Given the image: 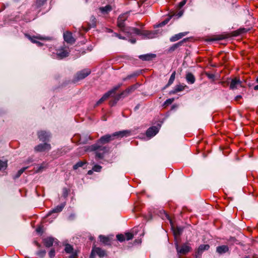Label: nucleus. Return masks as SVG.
<instances>
[{
	"instance_id": "473e14b6",
	"label": "nucleus",
	"mask_w": 258,
	"mask_h": 258,
	"mask_svg": "<svg viewBox=\"0 0 258 258\" xmlns=\"http://www.w3.org/2000/svg\"><path fill=\"white\" fill-rule=\"evenodd\" d=\"M29 38L31 41L32 42L35 43H37V41L36 40V39H40V40H42V39H44L43 37H40V36H36V37H34H34H30V36H29Z\"/></svg>"
},
{
	"instance_id": "39448f33",
	"label": "nucleus",
	"mask_w": 258,
	"mask_h": 258,
	"mask_svg": "<svg viewBox=\"0 0 258 258\" xmlns=\"http://www.w3.org/2000/svg\"><path fill=\"white\" fill-rule=\"evenodd\" d=\"M238 87H243L242 82L239 78L235 77L231 80L229 88L231 90L237 89Z\"/></svg>"
},
{
	"instance_id": "4c0bfd02",
	"label": "nucleus",
	"mask_w": 258,
	"mask_h": 258,
	"mask_svg": "<svg viewBox=\"0 0 258 258\" xmlns=\"http://www.w3.org/2000/svg\"><path fill=\"white\" fill-rule=\"evenodd\" d=\"M102 169V167L100 165H95L93 168L92 170L94 171L95 172H100Z\"/></svg>"
},
{
	"instance_id": "6e6d98bb",
	"label": "nucleus",
	"mask_w": 258,
	"mask_h": 258,
	"mask_svg": "<svg viewBox=\"0 0 258 258\" xmlns=\"http://www.w3.org/2000/svg\"><path fill=\"white\" fill-rule=\"evenodd\" d=\"M241 98V96L240 95L237 96L236 97V100H238Z\"/></svg>"
},
{
	"instance_id": "393cba45",
	"label": "nucleus",
	"mask_w": 258,
	"mask_h": 258,
	"mask_svg": "<svg viewBox=\"0 0 258 258\" xmlns=\"http://www.w3.org/2000/svg\"><path fill=\"white\" fill-rule=\"evenodd\" d=\"M97 20L96 18L92 16L90 18V23H89V28L95 27L96 26Z\"/></svg>"
},
{
	"instance_id": "4d7b16f0",
	"label": "nucleus",
	"mask_w": 258,
	"mask_h": 258,
	"mask_svg": "<svg viewBox=\"0 0 258 258\" xmlns=\"http://www.w3.org/2000/svg\"><path fill=\"white\" fill-rule=\"evenodd\" d=\"M37 44L39 46H41V45H42V43H41V42H38V41H37Z\"/></svg>"
},
{
	"instance_id": "4468645a",
	"label": "nucleus",
	"mask_w": 258,
	"mask_h": 258,
	"mask_svg": "<svg viewBox=\"0 0 258 258\" xmlns=\"http://www.w3.org/2000/svg\"><path fill=\"white\" fill-rule=\"evenodd\" d=\"M38 136L39 140L43 142L48 141L50 137L49 134L45 131L38 132Z\"/></svg>"
},
{
	"instance_id": "7c9ffc66",
	"label": "nucleus",
	"mask_w": 258,
	"mask_h": 258,
	"mask_svg": "<svg viewBox=\"0 0 258 258\" xmlns=\"http://www.w3.org/2000/svg\"><path fill=\"white\" fill-rule=\"evenodd\" d=\"M64 250L68 253H71L73 252V247L71 245L69 244H66Z\"/></svg>"
},
{
	"instance_id": "423d86ee",
	"label": "nucleus",
	"mask_w": 258,
	"mask_h": 258,
	"mask_svg": "<svg viewBox=\"0 0 258 258\" xmlns=\"http://www.w3.org/2000/svg\"><path fill=\"white\" fill-rule=\"evenodd\" d=\"M120 85L114 87L112 90L109 91L108 92L106 93L103 95V96L97 102L96 105H98L102 103L103 101L106 100L112 94H114L116 91L120 87Z\"/></svg>"
},
{
	"instance_id": "2eb2a0df",
	"label": "nucleus",
	"mask_w": 258,
	"mask_h": 258,
	"mask_svg": "<svg viewBox=\"0 0 258 258\" xmlns=\"http://www.w3.org/2000/svg\"><path fill=\"white\" fill-rule=\"evenodd\" d=\"M188 88L187 86H186V85H184L183 84H180L178 85H176L175 86L174 90L171 92V93L175 94L177 92L182 91L185 88Z\"/></svg>"
},
{
	"instance_id": "3c124183",
	"label": "nucleus",
	"mask_w": 258,
	"mask_h": 258,
	"mask_svg": "<svg viewBox=\"0 0 258 258\" xmlns=\"http://www.w3.org/2000/svg\"><path fill=\"white\" fill-rule=\"evenodd\" d=\"M136 40L135 39H130V42L132 43H135L136 42Z\"/></svg>"
},
{
	"instance_id": "7ed1b4c3",
	"label": "nucleus",
	"mask_w": 258,
	"mask_h": 258,
	"mask_svg": "<svg viewBox=\"0 0 258 258\" xmlns=\"http://www.w3.org/2000/svg\"><path fill=\"white\" fill-rule=\"evenodd\" d=\"M129 32L133 33L134 35L142 36L144 39H152L154 38L156 36V33L150 31L142 30L138 28H131Z\"/></svg>"
},
{
	"instance_id": "1a4fd4ad",
	"label": "nucleus",
	"mask_w": 258,
	"mask_h": 258,
	"mask_svg": "<svg viewBox=\"0 0 258 258\" xmlns=\"http://www.w3.org/2000/svg\"><path fill=\"white\" fill-rule=\"evenodd\" d=\"M69 53V48L67 47H61V48L58 49L56 52L57 57L60 59H62L67 57L68 56Z\"/></svg>"
},
{
	"instance_id": "09e8293b",
	"label": "nucleus",
	"mask_w": 258,
	"mask_h": 258,
	"mask_svg": "<svg viewBox=\"0 0 258 258\" xmlns=\"http://www.w3.org/2000/svg\"><path fill=\"white\" fill-rule=\"evenodd\" d=\"M183 14V12L182 11H180L177 14V16L179 17H181Z\"/></svg>"
},
{
	"instance_id": "ea45409f",
	"label": "nucleus",
	"mask_w": 258,
	"mask_h": 258,
	"mask_svg": "<svg viewBox=\"0 0 258 258\" xmlns=\"http://www.w3.org/2000/svg\"><path fill=\"white\" fill-rule=\"evenodd\" d=\"M170 19V18H166L165 20H164L163 22H162L159 24V26L162 27L163 26L165 25L166 24H167L168 23V22L169 21Z\"/></svg>"
},
{
	"instance_id": "5fc2aeb1",
	"label": "nucleus",
	"mask_w": 258,
	"mask_h": 258,
	"mask_svg": "<svg viewBox=\"0 0 258 258\" xmlns=\"http://www.w3.org/2000/svg\"><path fill=\"white\" fill-rule=\"evenodd\" d=\"M254 90H258V85H256V86H255L254 87Z\"/></svg>"
},
{
	"instance_id": "412c9836",
	"label": "nucleus",
	"mask_w": 258,
	"mask_h": 258,
	"mask_svg": "<svg viewBox=\"0 0 258 258\" xmlns=\"http://www.w3.org/2000/svg\"><path fill=\"white\" fill-rule=\"evenodd\" d=\"M229 250V247L227 245L219 246L216 248V251L219 254H223Z\"/></svg>"
},
{
	"instance_id": "58836bf2",
	"label": "nucleus",
	"mask_w": 258,
	"mask_h": 258,
	"mask_svg": "<svg viewBox=\"0 0 258 258\" xmlns=\"http://www.w3.org/2000/svg\"><path fill=\"white\" fill-rule=\"evenodd\" d=\"M48 255L50 258H54L55 255V252L54 249L52 248L49 251Z\"/></svg>"
},
{
	"instance_id": "bf43d9fd",
	"label": "nucleus",
	"mask_w": 258,
	"mask_h": 258,
	"mask_svg": "<svg viewBox=\"0 0 258 258\" xmlns=\"http://www.w3.org/2000/svg\"><path fill=\"white\" fill-rule=\"evenodd\" d=\"M256 82L258 83V77H257V78L256 79Z\"/></svg>"
},
{
	"instance_id": "a18cd8bd",
	"label": "nucleus",
	"mask_w": 258,
	"mask_h": 258,
	"mask_svg": "<svg viewBox=\"0 0 258 258\" xmlns=\"http://www.w3.org/2000/svg\"><path fill=\"white\" fill-rule=\"evenodd\" d=\"M95 254H96L95 252L94 251V250L92 249L91 253L90 256V258H95Z\"/></svg>"
},
{
	"instance_id": "a878e982",
	"label": "nucleus",
	"mask_w": 258,
	"mask_h": 258,
	"mask_svg": "<svg viewBox=\"0 0 258 258\" xmlns=\"http://www.w3.org/2000/svg\"><path fill=\"white\" fill-rule=\"evenodd\" d=\"M99 238L100 241L104 244L106 245L110 244V240L108 237L101 235L99 236Z\"/></svg>"
},
{
	"instance_id": "e433bc0d",
	"label": "nucleus",
	"mask_w": 258,
	"mask_h": 258,
	"mask_svg": "<svg viewBox=\"0 0 258 258\" xmlns=\"http://www.w3.org/2000/svg\"><path fill=\"white\" fill-rule=\"evenodd\" d=\"M117 239L120 242H123L125 240V236L123 234H118L116 236Z\"/></svg>"
},
{
	"instance_id": "cd10ccee",
	"label": "nucleus",
	"mask_w": 258,
	"mask_h": 258,
	"mask_svg": "<svg viewBox=\"0 0 258 258\" xmlns=\"http://www.w3.org/2000/svg\"><path fill=\"white\" fill-rule=\"evenodd\" d=\"M87 162L86 161H80L77 162L76 164L73 166V169L74 170H76L79 167H83L84 165L86 164Z\"/></svg>"
},
{
	"instance_id": "49530a36",
	"label": "nucleus",
	"mask_w": 258,
	"mask_h": 258,
	"mask_svg": "<svg viewBox=\"0 0 258 258\" xmlns=\"http://www.w3.org/2000/svg\"><path fill=\"white\" fill-rule=\"evenodd\" d=\"M114 35L115 36L117 37L119 39H125V38L124 37L121 36L120 34H118L117 33H114Z\"/></svg>"
},
{
	"instance_id": "9d476101",
	"label": "nucleus",
	"mask_w": 258,
	"mask_h": 258,
	"mask_svg": "<svg viewBox=\"0 0 258 258\" xmlns=\"http://www.w3.org/2000/svg\"><path fill=\"white\" fill-rule=\"evenodd\" d=\"M51 148L50 145L47 143L41 144L35 147V150L37 152H43L49 151Z\"/></svg>"
},
{
	"instance_id": "f03ea898",
	"label": "nucleus",
	"mask_w": 258,
	"mask_h": 258,
	"mask_svg": "<svg viewBox=\"0 0 258 258\" xmlns=\"http://www.w3.org/2000/svg\"><path fill=\"white\" fill-rule=\"evenodd\" d=\"M127 17H128L127 13H124V14L120 15L117 19V25L121 31H122V32H124L125 33L128 34L129 35H133V33H131V32H129L128 31H130V29L131 28H134V27H125L124 23H125V21L127 19Z\"/></svg>"
},
{
	"instance_id": "864d4df0",
	"label": "nucleus",
	"mask_w": 258,
	"mask_h": 258,
	"mask_svg": "<svg viewBox=\"0 0 258 258\" xmlns=\"http://www.w3.org/2000/svg\"><path fill=\"white\" fill-rule=\"evenodd\" d=\"M93 170H89L88 171V174L89 175H91L93 173Z\"/></svg>"
},
{
	"instance_id": "f3484780",
	"label": "nucleus",
	"mask_w": 258,
	"mask_h": 258,
	"mask_svg": "<svg viewBox=\"0 0 258 258\" xmlns=\"http://www.w3.org/2000/svg\"><path fill=\"white\" fill-rule=\"evenodd\" d=\"M185 79L187 82L189 84H193L196 81V78L194 75L190 72L187 73L185 75Z\"/></svg>"
},
{
	"instance_id": "680f3d73",
	"label": "nucleus",
	"mask_w": 258,
	"mask_h": 258,
	"mask_svg": "<svg viewBox=\"0 0 258 258\" xmlns=\"http://www.w3.org/2000/svg\"><path fill=\"white\" fill-rule=\"evenodd\" d=\"M244 258H249L248 256H245Z\"/></svg>"
},
{
	"instance_id": "a19ab883",
	"label": "nucleus",
	"mask_w": 258,
	"mask_h": 258,
	"mask_svg": "<svg viewBox=\"0 0 258 258\" xmlns=\"http://www.w3.org/2000/svg\"><path fill=\"white\" fill-rule=\"evenodd\" d=\"M174 101V98H169V99H167L165 102H164V104L165 105H168L169 104H171Z\"/></svg>"
},
{
	"instance_id": "c03bdc74",
	"label": "nucleus",
	"mask_w": 258,
	"mask_h": 258,
	"mask_svg": "<svg viewBox=\"0 0 258 258\" xmlns=\"http://www.w3.org/2000/svg\"><path fill=\"white\" fill-rule=\"evenodd\" d=\"M185 4H186V1L183 0L179 3L178 7L180 8L182 7Z\"/></svg>"
},
{
	"instance_id": "0eeeda50",
	"label": "nucleus",
	"mask_w": 258,
	"mask_h": 258,
	"mask_svg": "<svg viewBox=\"0 0 258 258\" xmlns=\"http://www.w3.org/2000/svg\"><path fill=\"white\" fill-rule=\"evenodd\" d=\"M120 85L114 87L112 90L109 91L108 92L106 93L103 95V96L97 102L96 105H98L102 103L103 101L106 100L112 94H114L116 91L120 87Z\"/></svg>"
},
{
	"instance_id": "9b49d317",
	"label": "nucleus",
	"mask_w": 258,
	"mask_h": 258,
	"mask_svg": "<svg viewBox=\"0 0 258 258\" xmlns=\"http://www.w3.org/2000/svg\"><path fill=\"white\" fill-rule=\"evenodd\" d=\"M91 73V71L89 69H84L77 74V80L83 79L87 77Z\"/></svg>"
},
{
	"instance_id": "4be33fe9",
	"label": "nucleus",
	"mask_w": 258,
	"mask_h": 258,
	"mask_svg": "<svg viewBox=\"0 0 258 258\" xmlns=\"http://www.w3.org/2000/svg\"><path fill=\"white\" fill-rule=\"evenodd\" d=\"M54 242V238L52 237H47L44 239V245L47 247H51Z\"/></svg>"
},
{
	"instance_id": "b1692460",
	"label": "nucleus",
	"mask_w": 258,
	"mask_h": 258,
	"mask_svg": "<svg viewBox=\"0 0 258 258\" xmlns=\"http://www.w3.org/2000/svg\"><path fill=\"white\" fill-rule=\"evenodd\" d=\"M93 249L95 253L100 257H103L105 255V251L99 247H94Z\"/></svg>"
},
{
	"instance_id": "6e6552de",
	"label": "nucleus",
	"mask_w": 258,
	"mask_h": 258,
	"mask_svg": "<svg viewBox=\"0 0 258 258\" xmlns=\"http://www.w3.org/2000/svg\"><path fill=\"white\" fill-rule=\"evenodd\" d=\"M120 85L114 87L112 90L109 91L108 92L106 93L103 95V96L97 102L96 105H98L102 103L103 101L106 100L112 94H114L116 91L120 87Z\"/></svg>"
},
{
	"instance_id": "20e7f679",
	"label": "nucleus",
	"mask_w": 258,
	"mask_h": 258,
	"mask_svg": "<svg viewBox=\"0 0 258 258\" xmlns=\"http://www.w3.org/2000/svg\"><path fill=\"white\" fill-rule=\"evenodd\" d=\"M176 249L178 253L180 254H185L191 250V248L188 243H184L180 247L176 244Z\"/></svg>"
},
{
	"instance_id": "13d9d810",
	"label": "nucleus",
	"mask_w": 258,
	"mask_h": 258,
	"mask_svg": "<svg viewBox=\"0 0 258 258\" xmlns=\"http://www.w3.org/2000/svg\"><path fill=\"white\" fill-rule=\"evenodd\" d=\"M36 230H37V232H39L40 231V229L39 228H37Z\"/></svg>"
},
{
	"instance_id": "8fccbe9b",
	"label": "nucleus",
	"mask_w": 258,
	"mask_h": 258,
	"mask_svg": "<svg viewBox=\"0 0 258 258\" xmlns=\"http://www.w3.org/2000/svg\"><path fill=\"white\" fill-rule=\"evenodd\" d=\"M135 89V87H134V86H132V87H131L130 88H128V89H127V91H128V92H130L131 90H134V89Z\"/></svg>"
},
{
	"instance_id": "dca6fc26",
	"label": "nucleus",
	"mask_w": 258,
	"mask_h": 258,
	"mask_svg": "<svg viewBox=\"0 0 258 258\" xmlns=\"http://www.w3.org/2000/svg\"><path fill=\"white\" fill-rule=\"evenodd\" d=\"M113 9L111 5H107L105 7H100L99 10L100 12L105 15L108 14L109 12H110Z\"/></svg>"
},
{
	"instance_id": "ddd939ff",
	"label": "nucleus",
	"mask_w": 258,
	"mask_h": 258,
	"mask_svg": "<svg viewBox=\"0 0 258 258\" xmlns=\"http://www.w3.org/2000/svg\"><path fill=\"white\" fill-rule=\"evenodd\" d=\"M159 130L158 127L156 126H153L150 128H149L146 132V135L148 137H152L155 136Z\"/></svg>"
},
{
	"instance_id": "603ef678",
	"label": "nucleus",
	"mask_w": 258,
	"mask_h": 258,
	"mask_svg": "<svg viewBox=\"0 0 258 258\" xmlns=\"http://www.w3.org/2000/svg\"><path fill=\"white\" fill-rule=\"evenodd\" d=\"M70 258H77L76 254H72L70 256Z\"/></svg>"
},
{
	"instance_id": "79ce46f5",
	"label": "nucleus",
	"mask_w": 258,
	"mask_h": 258,
	"mask_svg": "<svg viewBox=\"0 0 258 258\" xmlns=\"http://www.w3.org/2000/svg\"><path fill=\"white\" fill-rule=\"evenodd\" d=\"M182 229L180 228L177 227L174 231L175 235H180Z\"/></svg>"
},
{
	"instance_id": "de8ad7c7",
	"label": "nucleus",
	"mask_w": 258,
	"mask_h": 258,
	"mask_svg": "<svg viewBox=\"0 0 258 258\" xmlns=\"http://www.w3.org/2000/svg\"><path fill=\"white\" fill-rule=\"evenodd\" d=\"M207 77L209 78H210V79H212L214 78V75H213V74H207Z\"/></svg>"
},
{
	"instance_id": "052dcab7",
	"label": "nucleus",
	"mask_w": 258,
	"mask_h": 258,
	"mask_svg": "<svg viewBox=\"0 0 258 258\" xmlns=\"http://www.w3.org/2000/svg\"><path fill=\"white\" fill-rule=\"evenodd\" d=\"M4 8H3L2 9H0V12H1L2 11H3L4 10Z\"/></svg>"
},
{
	"instance_id": "c756f323",
	"label": "nucleus",
	"mask_w": 258,
	"mask_h": 258,
	"mask_svg": "<svg viewBox=\"0 0 258 258\" xmlns=\"http://www.w3.org/2000/svg\"><path fill=\"white\" fill-rule=\"evenodd\" d=\"M7 161L0 160V170H3L7 167Z\"/></svg>"
},
{
	"instance_id": "f704fd0d",
	"label": "nucleus",
	"mask_w": 258,
	"mask_h": 258,
	"mask_svg": "<svg viewBox=\"0 0 258 258\" xmlns=\"http://www.w3.org/2000/svg\"><path fill=\"white\" fill-rule=\"evenodd\" d=\"M27 168H28L27 167H24V168H22V169H21L20 170H19L18 171L17 174L15 175V178H18L19 177H20L21 176V175L25 171V170Z\"/></svg>"
},
{
	"instance_id": "5701e85b",
	"label": "nucleus",
	"mask_w": 258,
	"mask_h": 258,
	"mask_svg": "<svg viewBox=\"0 0 258 258\" xmlns=\"http://www.w3.org/2000/svg\"><path fill=\"white\" fill-rule=\"evenodd\" d=\"M210 248V246L208 244H202L199 246L197 254L200 255L201 254L204 250H208Z\"/></svg>"
},
{
	"instance_id": "c9c22d12",
	"label": "nucleus",
	"mask_w": 258,
	"mask_h": 258,
	"mask_svg": "<svg viewBox=\"0 0 258 258\" xmlns=\"http://www.w3.org/2000/svg\"><path fill=\"white\" fill-rule=\"evenodd\" d=\"M124 236H125V239L127 240H129L133 239V238L134 237V235L132 233H130V232L126 233L124 234Z\"/></svg>"
},
{
	"instance_id": "c85d7f7f",
	"label": "nucleus",
	"mask_w": 258,
	"mask_h": 258,
	"mask_svg": "<svg viewBox=\"0 0 258 258\" xmlns=\"http://www.w3.org/2000/svg\"><path fill=\"white\" fill-rule=\"evenodd\" d=\"M175 74H176V73L175 71L172 73V74H171V75L170 77V79L168 81V82L166 85L167 86H170L173 83V82L175 80Z\"/></svg>"
},
{
	"instance_id": "72a5a7b5",
	"label": "nucleus",
	"mask_w": 258,
	"mask_h": 258,
	"mask_svg": "<svg viewBox=\"0 0 258 258\" xmlns=\"http://www.w3.org/2000/svg\"><path fill=\"white\" fill-rule=\"evenodd\" d=\"M46 254V251L44 250H40L37 252V255L39 258H43Z\"/></svg>"
},
{
	"instance_id": "bb28decb",
	"label": "nucleus",
	"mask_w": 258,
	"mask_h": 258,
	"mask_svg": "<svg viewBox=\"0 0 258 258\" xmlns=\"http://www.w3.org/2000/svg\"><path fill=\"white\" fill-rule=\"evenodd\" d=\"M182 44V42L180 41L179 42L176 44H173L172 46H171L169 48L168 51L169 52H172L174 51L176 49H177L178 47H179L180 46H181Z\"/></svg>"
},
{
	"instance_id": "a211bd4d",
	"label": "nucleus",
	"mask_w": 258,
	"mask_h": 258,
	"mask_svg": "<svg viewBox=\"0 0 258 258\" xmlns=\"http://www.w3.org/2000/svg\"><path fill=\"white\" fill-rule=\"evenodd\" d=\"M65 206L64 204H61L60 205L57 206L51 211H50L47 215V216H50L52 213H57L61 212Z\"/></svg>"
},
{
	"instance_id": "2f4dec72",
	"label": "nucleus",
	"mask_w": 258,
	"mask_h": 258,
	"mask_svg": "<svg viewBox=\"0 0 258 258\" xmlns=\"http://www.w3.org/2000/svg\"><path fill=\"white\" fill-rule=\"evenodd\" d=\"M46 165L44 163L42 164L39 166L37 167V168L35 171L36 173L42 172L45 168H46Z\"/></svg>"
},
{
	"instance_id": "f8f14e48",
	"label": "nucleus",
	"mask_w": 258,
	"mask_h": 258,
	"mask_svg": "<svg viewBox=\"0 0 258 258\" xmlns=\"http://www.w3.org/2000/svg\"><path fill=\"white\" fill-rule=\"evenodd\" d=\"M63 38L66 42L70 44H73L75 42V39L72 36V34L70 32L67 31L63 33Z\"/></svg>"
},
{
	"instance_id": "37998d69",
	"label": "nucleus",
	"mask_w": 258,
	"mask_h": 258,
	"mask_svg": "<svg viewBox=\"0 0 258 258\" xmlns=\"http://www.w3.org/2000/svg\"><path fill=\"white\" fill-rule=\"evenodd\" d=\"M68 194H69V192H68L67 188H64L63 189V196L64 197H67L68 195Z\"/></svg>"
},
{
	"instance_id": "6ab92c4d",
	"label": "nucleus",
	"mask_w": 258,
	"mask_h": 258,
	"mask_svg": "<svg viewBox=\"0 0 258 258\" xmlns=\"http://www.w3.org/2000/svg\"><path fill=\"white\" fill-rule=\"evenodd\" d=\"M156 57V54L152 53H148L146 54L141 55L139 56V58L143 60L146 61H149L152 60L153 58Z\"/></svg>"
},
{
	"instance_id": "f257e3e1",
	"label": "nucleus",
	"mask_w": 258,
	"mask_h": 258,
	"mask_svg": "<svg viewBox=\"0 0 258 258\" xmlns=\"http://www.w3.org/2000/svg\"><path fill=\"white\" fill-rule=\"evenodd\" d=\"M131 135V131L130 130H123L115 132L111 135H105L101 137L96 144L89 146L86 151H96V158L102 159L104 153L107 151V148L103 146L105 144L113 140L115 138H122Z\"/></svg>"
},
{
	"instance_id": "aec40b11",
	"label": "nucleus",
	"mask_w": 258,
	"mask_h": 258,
	"mask_svg": "<svg viewBox=\"0 0 258 258\" xmlns=\"http://www.w3.org/2000/svg\"><path fill=\"white\" fill-rule=\"evenodd\" d=\"M187 34V32H182L175 34V35L172 36L170 38V41L171 42H175L176 41H177L179 39H181L183 36H185Z\"/></svg>"
}]
</instances>
